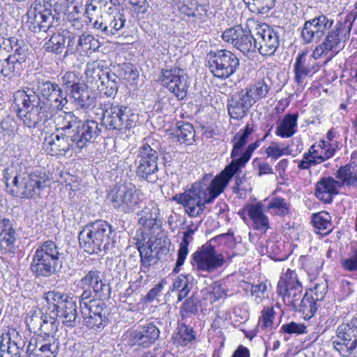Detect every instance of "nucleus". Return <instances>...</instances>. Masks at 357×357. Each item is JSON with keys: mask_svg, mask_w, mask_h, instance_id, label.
<instances>
[{"mask_svg": "<svg viewBox=\"0 0 357 357\" xmlns=\"http://www.w3.org/2000/svg\"><path fill=\"white\" fill-rule=\"evenodd\" d=\"M13 98L17 116L30 128L51 119L68 103L59 84L44 79H38L32 87L17 91Z\"/></svg>", "mask_w": 357, "mask_h": 357, "instance_id": "nucleus-1", "label": "nucleus"}, {"mask_svg": "<svg viewBox=\"0 0 357 357\" xmlns=\"http://www.w3.org/2000/svg\"><path fill=\"white\" fill-rule=\"evenodd\" d=\"M26 324L33 330L35 337H31L27 354L40 357H56L59 350V340L56 337L59 321L54 312L49 313L38 309L29 312Z\"/></svg>", "mask_w": 357, "mask_h": 357, "instance_id": "nucleus-2", "label": "nucleus"}, {"mask_svg": "<svg viewBox=\"0 0 357 357\" xmlns=\"http://www.w3.org/2000/svg\"><path fill=\"white\" fill-rule=\"evenodd\" d=\"M229 182L221 172L213 178L210 174L205 175L180 195L178 202L183 205L190 217H200L204 212L205 205L218 197Z\"/></svg>", "mask_w": 357, "mask_h": 357, "instance_id": "nucleus-3", "label": "nucleus"}, {"mask_svg": "<svg viewBox=\"0 0 357 357\" xmlns=\"http://www.w3.org/2000/svg\"><path fill=\"white\" fill-rule=\"evenodd\" d=\"M65 255L51 240L40 243L36 249L29 269L36 278H49L61 271Z\"/></svg>", "mask_w": 357, "mask_h": 357, "instance_id": "nucleus-4", "label": "nucleus"}, {"mask_svg": "<svg viewBox=\"0 0 357 357\" xmlns=\"http://www.w3.org/2000/svg\"><path fill=\"white\" fill-rule=\"evenodd\" d=\"M112 229L107 222L98 220L90 222L79 233V243L84 252L101 255L107 252L114 245Z\"/></svg>", "mask_w": 357, "mask_h": 357, "instance_id": "nucleus-5", "label": "nucleus"}, {"mask_svg": "<svg viewBox=\"0 0 357 357\" xmlns=\"http://www.w3.org/2000/svg\"><path fill=\"white\" fill-rule=\"evenodd\" d=\"M97 108L102 110L101 124L108 130L126 133L135 128L139 121V115L123 105L100 103Z\"/></svg>", "mask_w": 357, "mask_h": 357, "instance_id": "nucleus-6", "label": "nucleus"}, {"mask_svg": "<svg viewBox=\"0 0 357 357\" xmlns=\"http://www.w3.org/2000/svg\"><path fill=\"white\" fill-rule=\"evenodd\" d=\"M159 146L151 139H145L139 146L134 161L136 176L140 180L155 183L158 179Z\"/></svg>", "mask_w": 357, "mask_h": 357, "instance_id": "nucleus-7", "label": "nucleus"}, {"mask_svg": "<svg viewBox=\"0 0 357 357\" xmlns=\"http://www.w3.org/2000/svg\"><path fill=\"white\" fill-rule=\"evenodd\" d=\"M83 324L89 329L102 331L109 322V310L103 300L91 298V293L85 291L79 297Z\"/></svg>", "mask_w": 357, "mask_h": 357, "instance_id": "nucleus-8", "label": "nucleus"}, {"mask_svg": "<svg viewBox=\"0 0 357 357\" xmlns=\"http://www.w3.org/2000/svg\"><path fill=\"white\" fill-rule=\"evenodd\" d=\"M356 17L350 22V17L348 15L344 22H337L328 31L324 40L315 47L314 55L317 57H327L325 63L331 61L341 50V41L349 38Z\"/></svg>", "mask_w": 357, "mask_h": 357, "instance_id": "nucleus-9", "label": "nucleus"}, {"mask_svg": "<svg viewBox=\"0 0 357 357\" xmlns=\"http://www.w3.org/2000/svg\"><path fill=\"white\" fill-rule=\"evenodd\" d=\"M333 348L342 357L357 353V317L339 325L331 338Z\"/></svg>", "mask_w": 357, "mask_h": 357, "instance_id": "nucleus-10", "label": "nucleus"}, {"mask_svg": "<svg viewBox=\"0 0 357 357\" xmlns=\"http://www.w3.org/2000/svg\"><path fill=\"white\" fill-rule=\"evenodd\" d=\"M49 180L48 176L41 170L22 173L11 195L20 199H31L40 195V191L45 188Z\"/></svg>", "mask_w": 357, "mask_h": 357, "instance_id": "nucleus-11", "label": "nucleus"}, {"mask_svg": "<svg viewBox=\"0 0 357 357\" xmlns=\"http://www.w3.org/2000/svg\"><path fill=\"white\" fill-rule=\"evenodd\" d=\"M208 68L213 75L225 79L234 74L239 67V59L231 51L219 50L207 54Z\"/></svg>", "mask_w": 357, "mask_h": 357, "instance_id": "nucleus-12", "label": "nucleus"}, {"mask_svg": "<svg viewBox=\"0 0 357 357\" xmlns=\"http://www.w3.org/2000/svg\"><path fill=\"white\" fill-rule=\"evenodd\" d=\"M225 235H221L212 238L210 243H206L192 254L194 266H196L199 271L212 273L215 270L222 267L225 262V258L222 253L218 252L213 245V241L222 238Z\"/></svg>", "mask_w": 357, "mask_h": 357, "instance_id": "nucleus-13", "label": "nucleus"}, {"mask_svg": "<svg viewBox=\"0 0 357 357\" xmlns=\"http://www.w3.org/2000/svg\"><path fill=\"white\" fill-rule=\"evenodd\" d=\"M113 206L119 211L130 213L140 208L142 198L139 190L132 183L119 186L111 194Z\"/></svg>", "mask_w": 357, "mask_h": 357, "instance_id": "nucleus-14", "label": "nucleus"}, {"mask_svg": "<svg viewBox=\"0 0 357 357\" xmlns=\"http://www.w3.org/2000/svg\"><path fill=\"white\" fill-rule=\"evenodd\" d=\"M223 40L233 45L246 56L256 52L257 44L250 30L243 29L241 26H235L226 29L222 35Z\"/></svg>", "mask_w": 357, "mask_h": 357, "instance_id": "nucleus-15", "label": "nucleus"}, {"mask_svg": "<svg viewBox=\"0 0 357 357\" xmlns=\"http://www.w3.org/2000/svg\"><path fill=\"white\" fill-rule=\"evenodd\" d=\"M165 243L161 239L153 237L149 239L146 245L138 246L140 255V273L146 274L151 265L155 264L162 255L167 254L169 249Z\"/></svg>", "mask_w": 357, "mask_h": 357, "instance_id": "nucleus-16", "label": "nucleus"}, {"mask_svg": "<svg viewBox=\"0 0 357 357\" xmlns=\"http://www.w3.org/2000/svg\"><path fill=\"white\" fill-rule=\"evenodd\" d=\"M80 287L84 289L82 293L89 291L91 298L104 300L110 295L111 288L104 279L102 273L93 269L88 271L79 281Z\"/></svg>", "mask_w": 357, "mask_h": 357, "instance_id": "nucleus-17", "label": "nucleus"}, {"mask_svg": "<svg viewBox=\"0 0 357 357\" xmlns=\"http://www.w3.org/2000/svg\"><path fill=\"white\" fill-rule=\"evenodd\" d=\"M126 22L124 14L117 11L101 15L93 22V27L102 38L120 36Z\"/></svg>", "mask_w": 357, "mask_h": 357, "instance_id": "nucleus-18", "label": "nucleus"}, {"mask_svg": "<svg viewBox=\"0 0 357 357\" xmlns=\"http://www.w3.org/2000/svg\"><path fill=\"white\" fill-rule=\"evenodd\" d=\"M160 80L178 100L184 99L188 94V84L184 71L180 68L162 70Z\"/></svg>", "mask_w": 357, "mask_h": 357, "instance_id": "nucleus-19", "label": "nucleus"}, {"mask_svg": "<svg viewBox=\"0 0 357 357\" xmlns=\"http://www.w3.org/2000/svg\"><path fill=\"white\" fill-rule=\"evenodd\" d=\"M255 43L262 56H272L280 45L278 33L266 24H259L256 28Z\"/></svg>", "mask_w": 357, "mask_h": 357, "instance_id": "nucleus-20", "label": "nucleus"}, {"mask_svg": "<svg viewBox=\"0 0 357 357\" xmlns=\"http://www.w3.org/2000/svg\"><path fill=\"white\" fill-rule=\"evenodd\" d=\"M321 58L314 55V50L311 54L307 49L299 52L293 66L295 82L302 84L307 76L317 72L319 66L316 61Z\"/></svg>", "mask_w": 357, "mask_h": 357, "instance_id": "nucleus-21", "label": "nucleus"}, {"mask_svg": "<svg viewBox=\"0 0 357 357\" xmlns=\"http://www.w3.org/2000/svg\"><path fill=\"white\" fill-rule=\"evenodd\" d=\"M28 45L17 47L14 52L5 57L0 62V73L3 77L11 75H20L25 66L28 58Z\"/></svg>", "mask_w": 357, "mask_h": 357, "instance_id": "nucleus-22", "label": "nucleus"}, {"mask_svg": "<svg viewBox=\"0 0 357 357\" xmlns=\"http://www.w3.org/2000/svg\"><path fill=\"white\" fill-rule=\"evenodd\" d=\"M160 330L153 323H146L126 335L125 339L130 345H138L148 348L160 337Z\"/></svg>", "mask_w": 357, "mask_h": 357, "instance_id": "nucleus-23", "label": "nucleus"}, {"mask_svg": "<svg viewBox=\"0 0 357 357\" xmlns=\"http://www.w3.org/2000/svg\"><path fill=\"white\" fill-rule=\"evenodd\" d=\"M100 133L98 123L93 120L82 121L78 119L71 137L75 142V147L81 149L89 142H93Z\"/></svg>", "mask_w": 357, "mask_h": 357, "instance_id": "nucleus-24", "label": "nucleus"}, {"mask_svg": "<svg viewBox=\"0 0 357 357\" xmlns=\"http://www.w3.org/2000/svg\"><path fill=\"white\" fill-rule=\"evenodd\" d=\"M244 91L230 96L227 101V109L230 118L240 121L245 118L253 105L252 98Z\"/></svg>", "mask_w": 357, "mask_h": 357, "instance_id": "nucleus-25", "label": "nucleus"}, {"mask_svg": "<svg viewBox=\"0 0 357 357\" xmlns=\"http://www.w3.org/2000/svg\"><path fill=\"white\" fill-rule=\"evenodd\" d=\"M72 134L59 132L52 133L45 139V145L52 155H63L70 149H74L75 142H73Z\"/></svg>", "mask_w": 357, "mask_h": 357, "instance_id": "nucleus-26", "label": "nucleus"}, {"mask_svg": "<svg viewBox=\"0 0 357 357\" xmlns=\"http://www.w3.org/2000/svg\"><path fill=\"white\" fill-rule=\"evenodd\" d=\"M340 188L337 180L333 177H322L315 185L314 196L324 204H331Z\"/></svg>", "mask_w": 357, "mask_h": 357, "instance_id": "nucleus-27", "label": "nucleus"}, {"mask_svg": "<svg viewBox=\"0 0 357 357\" xmlns=\"http://www.w3.org/2000/svg\"><path fill=\"white\" fill-rule=\"evenodd\" d=\"M25 346L21 337L12 338L10 334L3 333L1 336L0 357H20Z\"/></svg>", "mask_w": 357, "mask_h": 357, "instance_id": "nucleus-28", "label": "nucleus"}, {"mask_svg": "<svg viewBox=\"0 0 357 357\" xmlns=\"http://www.w3.org/2000/svg\"><path fill=\"white\" fill-rule=\"evenodd\" d=\"M139 216L138 224L144 229L151 230L159 228L162 222L160 219V210L153 202H149L142 210L137 213Z\"/></svg>", "mask_w": 357, "mask_h": 357, "instance_id": "nucleus-29", "label": "nucleus"}, {"mask_svg": "<svg viewBox=\"0 0 357 357\" xmlns=\"http://www.w3.org/2000/svg\"><path fill=\"white\" fill-rule=\"evenodd\" d=\"M51 312H54L56 318H61L63 324L68 327L73 328L79 322L76 301L69 295L59 310Z\"/></svg>", "mask_w": 357, "mask_h": 357, "instance_id": "nucleus-30", "label": "nucleus"}, {"mask_svg": "<svg viewBox=\"0 0 357 357\" xmlns=\"http://www.w3.org/2000/svg\"><path fill=\"white\" fill-rule=\"evenodd\" d=\"M70 97L74 106L81 109H86L92 106L95 100L92 91L89 89V86L83 83L75 86L70 93Z\"/></svg>", "mask_w": 357, "mask_h": 357, "instance_id": "nucleus-31", "label": "nucleus"}, {"mask_svg": "<svg viewBox=\"0 0 357 357\" xmlns=\"http://www.w3.org/2000/svg\"><path fill=\"white\" fill-rule=\"evenodd\" d=\"M255 149V145L250 144L239 158L233 159L231 163L221 172L223 176L229 181L233 176L250 160Z\"/></svg>", "mask_w": 357, "mask_h": 357, "instance_id": "nucleus-32", "label": "nucleus"}, {"mask_svg": "<svg viewBox=\"0 0 357 357\" xmlns=\"http://www.w3.org/2000/svg\"><path fill=\"white\" fill-rule=\"evenodd\" d=\"M248 214L253 222L255 229L266 231L269 228V220L264 214V205L261 202L250 205L248 208Z\"/></svg>", "mask_w": 357, "mask_h": 357, "instance_id": "nucleus-33", "label": "nucleus"}, {"mask_svg": "<svg viewBox=\"0 0 357 357\" xmlns=\"http://www.w3.org/2000/svg\"><path fill=\"white\" fill-rule=\"evenodd\" d=\"M335 175L340 188L344 185L349 188L357 187V165L354 163L341 166Z\"/></svg>", "mask_w": 357, "mask_h": 357, "instance_id": "nucleus-34", "label": "nucleus"}, {"mask_svg": "<svg viewBox=\"0 0 357 357\" xmlns=\"http://www.w3.org/2000/svg\"><path fill=\"white\" fill-rule=\"evenodd\" d=\"M109 73L108 69L104 68V66L98 62L89 63L85 70L86 82L90 87L99 89L102 81H103L102 78L107 77Z\"/></svg>", "mask_w": 357, "mask_h": 357, "instance_id": "nucleus-35", "label": "nucleus"}, {"mask_svg": "<svg viewBox=\"0 0 357 357\" xmlns=\"http://www.w3.org/2000/svg\"><path fill=\"white\" fill-rule=\"evenodd\" d=\"M17 240L16 231L11 221L3 218L0 220V248L6 252L10 249Z\"/></svg>", "mask_w": 357, "mask_h": 357, "instance_id": "nucleus-36", "label": "nucleus"}, {"mask_svg": "<svg viewBox=\"0 0 357 357\" xmlns=\"http://www.w3.org/2000/svg\"><path fill=\"white\" fill-rule=\"evenodd\" d=\"M172 339L177 347H185L195 340L196 333L191 326L182 323L178 325Z\"/></svg>", "mask_w": 357, "mask_h": 357, "instance_id": "nucleus-37", "label": "nucleus"}, {"mask_svg": "<svg viewBox=\"0 0 357 357\" xmlns=\"http://www.w3.org/2000/svg\"><path fill=\"white\" fill-rule=\"evenodd\" d=\"M298 114H287L277 127L275 134L282 138H289L297 131Z\"/></svg>", "mask_w": 357, "mask_h": 357, "instance_id": "nucleus-38", "label": "nucleus"}, {"mask_svg": "<svg viewBox=\"0 0 357 357\" xmlns=\"http://www.w3.org/2000/svg\"><path fill=\"white\" fill-rule=\"evenodd\" d=\"M54 116H55L54 123L58 132H66L67 134L73 132L78 117L75 116L73 112L58 111Z\"/></svg>", "mask_w": 357, "mask_h": 357, "instance_id": "nucleus-39", "label": "nucleus"}, {"mask_svg": "<svg viewBox=\"0 0 357 357\" xmlns=\"http://www.w3.org/2000/svg\"><path fill=\"white\" fill-rule=\"evenodd\" d=\"M311 222L314 231L322 236L328 235L333 229L331 216L328 212L324 211L313 214Z\"/></svg>", "mask_w": 357, "mask_h": 357, "instance_id": "nucleus-40", "label": "nucleus"}, {"mask_svg": "<svg viewBox=\"0 0 357 357\" xmlns=\"http://www.w3.org/2000/svg\"><path fill=\"white\" fill-rule=\"evenodd\" d=\"M68 36V30L67 29H61L54 33L44 45L45 51L56 54H61L66 47Z\"/></svg>", "mask_w": 357, "mask_h": 357, "instance_id": "nucleus-41", "label": "nucleus"}, {"mask_svg": "<svg viewBox=\"0 0 357 357\" xmlns=\"http://www.w3.org/2000/svg\"><path fill=\"white\" fill-rule=\"evenodd\" d=\"M196 230L191 226H189L185 231L183 232V238L179 245V249L178 250V257L176 262V266L174 271L178 273L180 271V268L184 264L186 256L188 253V245L192 241V236Z\"/></svg>", "mask_w": 357, "mask_h": 357, "instance_id": "nucleus-42", "label": "nucleus"}, {"mask_svg": "<svg viewBox=\"0 0 357 357\" xmlns=\"http://www.w3.org/2000/svg\"><path fill=\"white\" fill-rule=\"evenodd\" d=\"M296 308L294 311H298L303 314L305 319H309L314 316L320 305L315 301L310 294L306 292L301 301L296 304Z\"/></svg>", "mask_w": 357, "mask_h": 357, "instance_id": "nucleus-43", "label": "nucleus"}, {"mask_svg": "<svg viewBox=\"0 0 357 357\" xmlns=\"http://www.w3.org/2000/svg\"><path fill=\"white\" fill-rule=\"evenodd\" d=\"M252 132V127L249 124H247L243 130H241L238 133L234 135L232 139L234 145L231 153V158L232 160L236 159V157L241 155V149L247 144L248 137Z\"/></svg>", "mask_w": 357, "mask_h": 357, "instance_id": "nucleus-44", "label": "nucleus"}, {"mask_svg": "<svg viewBox=\"0 0 357 357\" xmlns=\"http://www.w3.org/2000/svg\"><path fill=\"white\" fill-rule=\"evenodd\" d=\"M178 140L181 143L188 145L192 144L195 141V130L192 124L188 122L180 121L176 123L175 131Z\"/></svg>", "mask_w": 357, "mask_h": 357, "instance_id": "nucleus-45", "label": "nucleus"}, {"mask_svg": "<svg viewBox=\"0 0 357 357\" xmlns=\"http://www.w3.org/2000/svg\"><path fill=\"white\" fill-rule=\"evenodd\" d=\"M334 24V20L329 18L323 13L315 16L312 19L308 20V25L310 28L314 26L316 29V33L319 36H324L327 30L332 29Z\"/></svg>", "mask_w": 357, "mask_h": 357, "instance_id": "nucleus-46", "label": "nucleus"}, {"mask_svg": "<svg viewBox=\"0 0 357 357\" xmlns=\"http://www.w3.org/2000/svg\"><path fill=\"white\" fill-rule=\"evenodd\" d=\"M282 296L283 301L286 305L289 306L291 309L296 308L298 304L303 298V286L296 285L294 287L287 289L285 292L278 293Z\"/></svg>", "mask_w": 357, "mask_h": 357, "instance_id": "nucleus-47", "label": "nucleus"}, {"mask_svg": "<svg viewBox=\"0 0 357 357\" xmlns=\"http://www.w3.org/2000/svg\"><path fill=\"white\" fill-rule=\"evenodd\" d=\"M189 277L188 275L181 274L177 276L173 282L172 290L178 291V301L187 297L192 289Z\"/></svg>", "mask_w": 357, "mask_h": 357, "instance_id": "nucleus-48", "label": "nucleus"}, {"mask_svg": "<svg viewBox=\"0 0 357 357\" xmlns=\"http://www.w3.org/2000/svg\"><path fill=\"white\" fill-rule=\"evenodd\" d=\"M271 88L266 82L261 79L256 82L249 89H245V93H248L249 98H252L253 104L257 101L265 98Z\"/></svg>", "mask_w": 357, "mask_h": 357, "instance_id": "nucleus-49", "label": "nucleus"}, {"mask_svg": "<svg viewBox=\"0 0 357 357\" xmlns=\"http://www.w3.org/2000/svg\"><path fill=\"white\" fill-rule=\"evenodd\" d=\"M301 284V283L298 279V275L296 271L287 269V272L281 275L280 280L278 281L277 292H285L287 291V289Z\"/></svg>", "mask_w": 357, "mask_h": 357, "instance_id": "nucleus-50", "label": "nucleus"}, {"mask_svg": "<svg viewBox=\"0 0 357 357\" xmlns=\"http://www.w3.org/2000/svg\"><path fill=\"white\" fill-rule=\"evenodd\" d=\"M102 84L100 85L102 88L100 91H103L107 97H114L118 91L119 78L114 73H109L107 77L102 78Z\"/></svg>", "mask_w": 357, "mask_h": 357, "instance_id": "nucleus-51", "label": "nucleus"}, {"mask_svg": "<svg viewBox=\"0 0 357 357\" xmlns=\"http://www.w3.org/2000/svg\"><path fill=\"white\" fill-rule=\"evenodd\" d=\"M252 13L267 15L275 5V0H247L245 2Z\"/></svg>", "mask_w": 357, "mask_h": 357, "instance_id": "nucleus-52", "label": "nucleus"}, {"mask_svg": "<svg viewBox=\"0 0 357 357\" xmlns=\"http://www.w3.org/2000/svg\"><path fill=\"white\" fill-rule=\"evenodd\" d=\"M68 295L58 291H49L46 294L45 299L48 307L45 310L50 313L51 310L57 311L61 308Z\"/></svg>", "mask_w": 357, "mask_h": 357, "instance_id": "nucleus-53", "label": "nucleus"}, {"mask_svg": "<svg viewBox=\"0 0 357 357\" xmlns=\"http://www.w3.org/2000/svg\"><path fill=\"white\" fill-rule=\"evenodd\" d=\"M22 173H17L13 166H9L3 171V178L5 181L6 191L11 195L12 190L15 188Z\"/></svg>", "mask_w": 357, "mask_h": 357, "instance_id": "nucleus-54", "label": "nucleus"}, {"mask_svg": "<svg viewBox=\"0 0 357 357\" xmlns=\"http://www.w3.org/2000/svg\"><path fill=\"white\" fill-rule=\"evenodd\" d=\"M261 313V315L259 318V327L266 332H269L273 328V320L275 319L273 307H264Z\"/></svg>", "mask_w": 357, "mask_h": 357, "instance_id": "nucleus-55", "label": "nucleus"}, {"mask_svg": "<svg viewBox=\"0 0 357 357\" xmlns=\"http://www.w3.org/2000/svg\"><path fill=\"white\" fill-rule=\"evenodd\" d=\"M99 47L98 42L92 35H82L77 40L76 46L77 50L89 52V51L95 52Z\"/></svg>", "mask_w": 357, "mask_h": 357, "instance_id": "nucleus-56", "label": "nucleus"}, {"mask_svg": "<svg viewBox=\"0 0 357 357\" xmlns=\"http://www.w3.org/2000/svg\"><path fill=\"white\" fill-rule=\"evenodd\" d=\"M266 208L272 214L285 216L288 213V207L282 197H275L271 199Z\"/></svg>", "mask_w": 357, "mask_h": 357, "instance_id": "nucleus-57", "label": "nucleus"}, {"mask_svg": "<svg viewBox=\"0 0 357 357\" xmlns=\"http://www.w3.org/2000/svg\"><path fill=\"white\" fill-rule=\"evenodd\" d=\"M308 151L310 155H312L314 158H317L322 163L332 158L335 155L336 150L333 149H327L326 150H324V148H321L320 146L314 144L310 147Z\"/></svg>", "mask_w": 357, "mask_h": 357, "instance_id": "nucleus-58", "label": "nucleus"}, {"mask_svg": "<svg viewBox=\"0 0 357 357\" xmlns=\"http://www.w3.org/2000/svg\"><path fill=\"white\" fill-rule=\"evenodd\" d=\"M199 300L195 297H190L183 303L180 313L183 319L195 314L198 311Z\"/></svg>", "mask_w": 357, "mask_h": 357, "instance_id": "nucleus-59", "label": "nucleus"}, {"mask_svg": "<svg viewBox=\"0 0 357 357\" xmlns=\"http://www.w3.org/2000/svg\"><path fill=\"white\" fill-rule=\"evenodd\" d=\"M252 190L251 185L248 183L245 177H236L235 185L233 187V192L236 194L239 199H245L248 192Z\"/></svg>", "mask_w": 357, "mask_h": 357, "instance_id": "nucleus-60", "label": "nucleus"}, {"mask_svg": "<svg viewBox=\"0 0 357 357\" xmlns=\"http://www.w3.org/2000/svg\"><path fill=\"white\" fill-rule=\"evenodd\" d=\"M316 29L314 26H311L310 28L308 25V20H306L301 29V38L305 44H310L315 40H320L323 36L316 33Z\"/></svg>", "mask_w": 357, "mask_h": 357, "instance_id": "nucleus-61", "label": "nucleus"}, {"mask_svg": "<svg viewBox=\"0 0 357 357\" xmlns=\"http://www.w3.org/2000/svg\"><path fill=\"white\" fill-rule=\"evenodd\" d=\"M265 153L268 158L276 160L280 157L289 154V147H280L276 142H272L270 146L266 148Z\"/></svg>", "mask_w": 357, "mask_h": 357, "instance_id": "nucleus-62", "label": "nucleus"}, {"mask_svg": "<svg viewBox=\"0 0 357 357\" xmlns=\"http://www.w3.org/2000/svg\"><path fill=\"white\" fill-rule=\"evenodd\" d=\"M27 16L28 20L26 23L29 29L33 32L42 31L43 29L40 27V15H39V12L37 10V9L35 8L33 10L28 11Z\"/></svg>", "mask_w": 357, "mask_h": 357, "instance_id": "nucleus-63", "label": "nucleus"}, {"mask_svg": "<svg viewBox=\"0 0 357 357\" xmlns=\"http://www.w3.org/2000/svg\"><path fill=\"white\" fill-rule=\"evenodd\" d=\"M281 331L284 333L301 335L307 333V327L303 324L291 321L281 326Z\"/></svg>", "mask_w": 357, "mask_h": 357, "instance_id": "nucleus-64", "label": "nucleus"}]
</instances>
